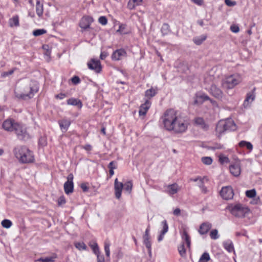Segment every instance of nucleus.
Masks as SVG:
<instances>
[{
  "mask_svg": "<svg viewBox=\"0 0 262 262\" xmlns=\"http://www.w3.org/2000/svg\"><path fill=\"white\" fill-rule=\"evenodd\" d=\"M126 52L123 49H117L113 52L111 58L113 60L117 61L121 60L126 56Z\"/></svg>",
  "mask_w": 262,
  "mask_h": 262,
  "instance_id": "obj_12",
  "label": "nucleus"
},
{
  "mask_svg": "<svg viewBox=\"0 0 262 262\" xmlns=\"http://www.w3.org/2000/svg\"><path fill=\"white\" fill-rule=\"evenodd\" d=\"M16 70V68H14L8 72H4L2 73L1 76L3 77H7L10 75H12Z\"/></svg>",
  "mask_w": 262,
  "mask_h": 262,
  "instance_id": "obj_50",
  "label": "nucleus"
},
{
  "mask_svg": "<svg viewBox=\"0 0 262 262\" xmlns=\"http://www.w3.org/2000/svg\"><path fill=\"white\" fill-rule=\"evenodd\" d=\"M238 145L241 147H246L250 151H251L253 149V145L250 142L242 140L239 142Z\"/></svg>",
  "mask_w": 262,
  "mask_h": 262,
  "instance_id": "obj_31",
  "label": "nucleus"
},
{
  "mask_svg": "<svg viewBox=\"0 0 262 262\" xmlns=\"http://www.w3.org/2000/svg\"><path fill=\"white\" fill-rule=\"evenodd\" d=\"M149 232L150 227L148 226L146 228L144 234L143 236V243L146 247L151 246V237L149 234Z\"/></svg>",
  "mask_w": 262,
  "mask_h": 262,
  "instance_id": "obj_21",
  "label": "nucleus"
},
{
  "mask_svg": "<svg viewBox=\"0 0 262 262\" xmlns=\"http://www.w3.org/2000/svg\"><path fill=\"white\" fill-rule=\"evenodd\" d=\"M211 227L212 224L211 223L207 222H204L200 225L198 232L201 235L206 234L211 229Z\"/></svg>",
  "mask_w": 262,
  "mask_h": 262,
  "instance_id": "obj_18",
  "label": "nucleus"
},
{
  "mask_svg": "<svg viewBox=\"0 0 262 262\" xmlns=\"http://www.w3.org/2000/svg\"><path fill=\"white\" fill-rule=\"evenodd\" d=\"M210 260V256L209 253L205 252L200 257L198 262H207Z\"/></svg>",
  "mask_w": 262,
  "mask_h": 262,
  "instance_id": "obj_37",
  "label": "nucleus"
},
{
  "mask_svg": "<svg viewBox=\"0 0 262 262\" xmlns=\"http://www.w3.org/2000/svg\"><path fill=\"white\" fill-rule=\"evenodd\" d=\"M97 262H105L104 256L98 255V257L97 258Z\"/></svg>",
  "mask_w": 262,
  "mask_h": 262,
  "instance_id": "obj_64",
  "label": "nucleus"
},
{
  "mask_svg": "<svg viewBox=\"0 0 262 262\" xmlns=\"http://www.w3.org/2000/svg\"><path fill=\"white\" fill-rule=\"evenodd\" d=\"M47 32V31L43 29H36L33 32V34L35 36H38L43 34H45Z\"/></svg>",
  "mask_w": 262,
  "mask_h": 262,
  "instance_id": "obj_47",
  "label": "nucleus"
},
{
  "mask_svg": "<svg viewBox=\"0 0 262 262\" xmlns=\"http://www.w3.org/2000/svg\"><path fill=\"white\" fill-rule=\"evenodd\" d=\"M219 161L221 164L228 163L230 162L229 159L226 156H220L219 157Z\"/></svg>",
  "mask_w": 262,
  "mask_h": 262,
  "instance_id": "obj_48",
  "label": "nucleus"
},
{
  "mask_svg": "<svg viewBox=\"0 0 262 262\" xmlns=\"http://www.w3.org/2000/svg\"><path fill=\"white\" fill-rule=\"evenodd\" d=\"M167 116H162L160 120H162L164 127L168 131L172 130L173 129V125L174 124V118L169 119L166 118Z\"/></svg>",
  "mask_w": 262,
  "mask_h": 262,
  "instance_id": "obj_10",
  "label": "nucleus"
},
{
  "mask_svg": "<svg viewBox=\"0 0 262 262\" xmlns=\"http://www.w3.org/2000/svg\"><path fill=\"white\" fill-rule=\"evenodd\" d=\"M110 244L109 243L105 242L104 250H105V254L107 257H109L110 255Z\"/></svg>",
  "mask_w": 262,
  "mask_h": 262,
  "instance_id": "obj_51",
  "label": "nucleus"
},
{
  "mask_svg": "<svg viewBox=\"0 0 262 262\" xmlns=\"http://www.w3.org/2000/svg\"><path fill=\"white\" fill-rule=\"evenodd\" d=\"M255 88H254L251 92H248L246 96V98L243 103V106L245 108H247L254 100L255 95L254 91Z\"/></svg>",
  "mask_w": 262,
  "mask_h": 262,
  "instance_id": "obj_14",
  "label": "nucleus"
},
{
  "mask_svg": "<svg viewBox=\"0 0 262 262\" xmlns=\"http://www.w3.org/2000/svg\"><path fill=\"white\" fill-rule=\"evenodd\" d=\"M205 178V177H203V178H202L200 176H198L196 177V178H191L189 179V181H192V182H197V181H199V182H200L202 181V180H204V179Z\"/></svg>",
  "mask_w": 262,
  "mask_h": 262,
  "instance_id": "obj_59",
  "label": "nucleus"
},
{
  "mask_svg": "<svg viewBox=\"0 0 262 262\" xmlns=\"http://www.w3.org/2000/svg\"><path fill=\"white\" fill-rule=\"evenodd\" d=\"M198 185L201 188L202 192L203 193L205 194L207 193L208 189L204 184V180H202L201 181L199 182Z\"/></svg>",
  "mask_w": 262,
  "mask_h": 262,
  "instance_id": "obj_45",
  "label": "nucleus"
},
{
  "mask_svg": "<svg viewBox=\"0 0 262 262\" xmlns=\"http://www.w3.org/2000/svg\"><path fill=\"white\" fill-rule=\"evenodd\" d=\"M178 250L180 254L183 256L186 254V250L184 244H182L178 247Z\"/></svg>",
  "mask_w": 262,
  "mask_h": 262,
  "instance_id": "obj_49",
  "label": "nucleus"
},
{
  "mask_svg": "<svg viewBox=\"0 0 262 262\" xmlns=\"http://www.w3.org/2000/svg\"><path fill=\"white\" fill-rule=\"evenodd\" d=\"M88 66L90 69L95 71L97 73H100L102 69L100 62L97 59H92L88 63Z\"/></svg>",
  "mask_w": 262,
  "mask_h": 262,
  "instance_id": "obj_11",
  "label": "nucleus"
},
{
  "mask_svg": "<svg viewBox=\"0 0 262 262\" xmlns=\"http://www.w3.org/2000/svg\"><path fill=\"white\" fill-rule=\"evenodd\" d=\"M142 0H129L127 4L128 9L132 10L141 4Z\"/></svg>",
  "mask_w": 262,
  "mask_h": 262,
  "instance_id": "obj_28",
  "label": "nucleus"
},
{
  "mask_svg": "<svg viewBox=\"0 0 262 262\" xmlns=\"http://www.w3.org/2000/svg\"><path fill=\"white\" fill-rule=\"evenodd\" d=\"M71 81L74 84H77L80 82V79L79 77L74 76L71 78Z\"/></svg>",
  "mask_w": 262,
  "mask_h": 262,
  "instance_id": "obj_56",
  "label": "nucleus"
},
{
  "mask_svg": "<svg viewBox=\"0 0 262 262\" xmlns=\"http://www.w3.org/2000/svg\"><path fill=\"white\" fill-rule=\"evenodd\" d=\"M241 82V77L237 75H231L223 81V86L226 89H231Z\"/></svg>",
  "mask_w": 262,
  "mask_h": 262,
  "instance_id": "obj_5",
  "label": "nucleus"
},
{
  "mask_svg": "<svg viewBox=\"0 0 262 262\" xmlns=\"http://www.w3.org/2000/svg\"><path fill=\"white\" fill-rule=\"evenodd\" d=\"M67 97V95L64 93H60L55 95V97L56 99H63Z\"/></svg>",
  "mask_w": 262,
  "mask_h": 262,
  "instance_id": "obj_62",
  "label": "nucleus"
},
{
  "mask_svg": "<svg viewBox=\"0 0 262 262\" xmlns=\"http://www.w3.org/2000/svg\"><path fill=\"white\" fill-rule=\"evenodd\" d=\"M75 247L79 250H86L87 247L83 242H78L75 244Z\"/></svg>",
  "mask_w": 262,
  "mask_h": 262,
  "instance_id": "obj_42",
  "label": "nucleus"
},
{
  "mask_svg": "<svg viewBox=\"0 0 262 262\" xmlns=\"http://www.w3.org/2000/svg\"><path fill=\"white\" fill-rule=\"evenodd\" d=\"M161 31L163 35H166L170 32V27L168 24L164 23L162 26Z\"/></svg>",
  "mask_w": 262,
  "mask_h": 262,
  "instance_id": "obj_36",
  "label": "nucleus"
},
{
  "mask_svg": "<svg viewBox=\"0 0 262 262\" xmlns=\"http://www.w3.org/2000/svg\"><path fill=\"white\" fill-rule=\"evenodd\" d=\"M230 30L232 32L237 33L239 31V28L237 25H233L230 26Z\"/></svg>",
  "mask_w": 262,
  "mask_h": 262,
  "instance_id": "obj_57",
  "label": "nucleus"
},
{
  "mask_svg": "<svg viewBox=\"0 0 262 262\" xmlns=\"http://www.w3.org/2000/svg\"><path fill=\"white\" fill-rule=\"evenodd\" d=\"M58 123L62 133H65L68 130L69 127L71 124V121L69 119L63 118L59 120Z\"/></svg>",
  "mask_w": 262,
  "mask_h": 262,
  "instance_id": "obj_13",
  "label": "nucleus"
},
{
  "mask_svg": "<svg viewBox=\"0 0 262 262\" xmlns=\"http://www.w3.org/2000/svg\"><path fill=\"white\" fill-rule=\"evenodd\" d=\"M2 225L5 228H9L12 225V222L8 219H5L2 222Z\"/></svg>",
  "mask_w": 262,
  "mask_h": 262,
  "instance_id": "obj_43",
  "label": "nucleus"
},
{
  "mask_svg": "<svg viewBox=\"0 0 262 262\" xmlns=\"http://www.w3.org/2000/svg\"><path fill=\"white\" fill-rule=\"evenodd\" d=\"M74 178L73 174L70 173L67 177V181L64 184V190L67 194H69L73 192L74 183L73 182Z\"/></svg>",
  "mask_w": 262,
  "mask_h": 262,
  "instance_id": "obj_8",
  "label": "nucleus"
},
{
  "mask_svg": "<svg viewBox=\"0 0 262 262\" xmlns=\"http://www.w3.org/2000/svg\"><path fill=\"white\" fill-rule=\"evenodd\" d=\"M227 131L225 125L223 120H221L219 121L216 125L215 132L216 134L219 138H220L222 135Z\"/></svg>",
  "mask_w": 262,
  "mask_h": 262,
  "instance_id": "obj_19",
  "label": "nucleus"
},
{
  "mask_svg": "<svg viewBox=\"0 0 262 262\" xmlns=\"http://www.w3.org/2000/svg\"><path fill=\"white\" fill-rule=\"evenodd\" d=\"M13 153L20 163H32L35 161L33 152L25 145L14 147Z\"/></svg>",
  "mask_w": 262,
  "mask_h": 262,
  "instance_id": "obj_2",
  "label": "nucleus"
},
{
  "mask_svg": "<svg viewBox=\"0 0 262 262\" xmlns=\"http://www.w3.org/2000/svg\"><path fill=\"white\" fill-rule=\"evenodd\" d=\"M90 246L92 249L93 252L96 255L97 258L98 257V255L103 256V255L100 254L98 245L96 243L91 244Z\"/></svg>",
  "mask_w": 262,
  "mask_h": 262,
  "instance_id": "obj_35",
  "label": "nucleus"
},
{
  "mask_svg": "<svg viewBox=\"0 0 262 262\" xmlns=\"http://www.w3.org/2000/svg\"><path fill=\"white\" fill-rule=\"evenodd\" d=\"M224 248L229 252H234V245L230 240L224 241L223 243Z\"/></svg>",
  "mask_w": 262,
  "mask_h": 262,
  "instance_id": "obj_26",
  "label": "nucleus"
},
{
  "mask_svg": "<svg viewBox=\"0 0 262 262\" xmlns=\"http://www.w3.org/2000/svg\"><path fill=\"white\" fill-rule=\"evenodd\" d=\"M210 238L212 239H216L219 238L218 230L217 229H213L210 232Z\"/></svg>",
  "mask_w": 262,
  "mask_h": 262,
  "instance_id": "obj_44",
  "label": "nucleus"
},
{
  "mask_svg": "<svg viewBox=\"0 0 262 262\" xmlns=\"http://www.w3.org/2000/svg\"><path fill=\"white\" fill-rule=\"evenodd\" d=\"M94 21L93 17L85 16L82 17L79 23V26L82 29V31L90 28L91 24Z\"/></svg>",
  "mask_w": 262,
  "mask_h": 262,
  "instance_id": "obj_9",
  "label": "nucleus"
},
{
  "mask_svg": "<svg viewBox=\"0 0 262 262\" xmlns=\"http://www.w3.org/2000/svg\"><path fill=\"white\" fill-rule=\"evenodd\" d=\"M9 25L11 27H18L19 25V17L17 15H15L9 19Z\"/></svg>",
  "mask_w": 262,
  "mask_h": 262,
  "instance_id": "obj_29",
  "label": "nucleus"
},
{
  "mask_svg": "<svg viewBox=\"0 0 262 262\" xmlns=\"http://www.w3.org/2000/svg\"><path fill=\"white\" fill-rule=\"evenodd\" d=\"M66 202V199L63 195L60 196L58 199V204L59 206L64 204Z\"/></svg>",
  "mask_w": 262,
  "mask_h": 262,
  "instance_id": "obj_54",
  "label": "nucleus"
},
{
  "mask_svg": "<svg viewBox=\"0 0 262 262\" xmlns=\"http://www.w3.org/2000/svg\"><path fill=\"white\" fill-rule=\"evenodd\" d=\"M161 225L162 226V230L161 232H162V234H165L167 232L168 230V225L166 220H164L161 222Z\"/></svg>",
  "mask_w": 262,
  "mask_h": 262,
  "instance_id": "obj_40",
  "label": "nucleus"
},
{
  "mask_svg": "<svg viewBox=\"0 0 262 262\" xmlns=\"http://www.w3.org/2000/svg\"><path fill=\"white\" fill-rule=\"evenodd\" d=\"M206 100H210L211 103L213 104H216V102L214 100L210 99V98L205 94H201L199 95H196L195 97V99L194 101V104H202L204 101Z\"/></svg>",
  "mask_w": 262,
  "mask_h": 262,
  "instance_id": "obj_16",
  "label": "nucleus"
},
{
  "mask_svg": "<svg viewBox=\"0 0 262 262\" xmlns=\"http://www.w3.org/2000/svg\"><path fill=\"white\" fill-rule=\"evenodd\" d=\"M56 257H48L45 258H40L37 260L36 261H41V262H54V259Z\"/></svg>",
  "mask_w": 262,
  "mask_h": 262,
  "instance_id": "obj_46",
  "label": "nucleus"
},
{
  "mask_svg": "<svg viewBox=\"0 0 262 262\" xmlns=\"http://www.w3.org/2000/svg\"><path fill=\"white\" fill-rule=\"evenodd\" d=\"M38 85L35 81L30 82L24 89V93L20 94L15 92V97L18 99L26 100L32 98L38 91Z\"/></svg>",
  "mask_w": 262,
  "mask_h": 262,
  "instance_id": "obj_3",
  "label": "nucleus"
},
{
  "mask_svg": "<svg viewBox=\"0 0 262 262\" xmlns=\"http://www.w3.org/2000/svg\"><path fill=\"white\" fill-rule=\"evenodd\" d=\"M224 122L225 127L227 130L232 131L234 130L236 128V124L234 121L230 118H228L226 120H223Z\"/></svg>",
  "mask_w": 262,
  "mask_h": 262,
  "instance_id": "obj_22",
  "label": "nucleus"
},
{
  "mask_svg": "<svg viewBox=\"0 0 262 262\" xmlns=\"http://www.w3.org/2000/svg\"><path fill=\"white\" fill-rule=\"evenodd\" d=\"M182 239L185 241L187 246L188 248H189L190 246V237L186 230H184L183 233L182 234Z\"/></svg>",
  "mask_w": 262,
  "mask_h": 262,
  "instance_id": "obj_30",
  "label": "nucleus"
},
{
  "mask_svg": "<svg viewBox=\"0 0 262 262\" xmlns=\"http://www.w3.org/2000/svg\"><path fill=\"white\" fill-rule=\"evenodd\" d=\"M99 23L102 25H105L107 23V19L105 16H100L98 19Z\"/></svg>",
  "mask_w": 262,
  "mask_h": 262,
  "instance_id": "obj_52",
  "label": "nucleus"
},
{
  "mask_svg": "<svg viewBox=\"0 0 262 262\" xmlns=\"http://www.w3.org/2000/svg\"><path fill=\"white\" fill-rule=\"evenodd\" d=\"M178 187V186L176 183L171 184V185H169L168 186L169 193L170 194H176V193H177Z\"/></svg>",
  "mask_w": 262,
  "mask_h": 262,
  "instance_id": "obj_33",
  "label": "nucleus"
},
{
  "mask_svg": "<svg viewBox=\"0 0 262 262\" xmlns=\"http://www.w3.org/2000/svg\"><path fill=\"white\" fill-rule=\"evenodd\" d=\"M256 195V191L255 189L248 190L246 191V195L249 198H253Z\"/></svg>",
  "mask_w": 262,
  "mask_h": 262,
  "instance_id": "obj_39",
  "label": "nucleus"
},
{
  "mask_svg": "<svg viewBox=\"0 0 262 262\" xmlns=\"http://www.w3.org/2000/svg\"><path fill=\"white\" fill-rule=\"evenodd\" d=\"M177 112L173 109H169L167 110L164 115H176Z\"/></svg>",
  "mask_w": 262,
  "mask_h": 262,
  "instance_id": "obj_61",
  "label": "nucleus"
},
{
  "mask_svg": "<svg viewBox=\"0 0 262 262\" xmlns=\"http://www.w3.org/2000/svg\"><path fill=\"white\" fill-rule=\"evenodd\" d=\"M67 104L73 106H76L78 108H81L82 106L81 101L76 98H72L67 100Z\"/></svg>",
  "mask_w": 262,
  "mask_h": 262,
  "instance_id": "obj_27",
  "label": "nucleus"
},
{
  "mask_svg": "<svg viewBox=\"0 0 262 262\" xmlns=\"http://www.w3.org/2000/svg\"><path fill=\"white\" fill-rule=\"evenodd\" d=\"M151 103L148 100H146L145 103L141 105L139 111V115H146L150 106Z\"/></svg>",
  "mask_w": 262,
  "mask_h": 262,
  "instance_id": "obj_25",
  "label": "nucleus"
},
{
  "mask_svg": "<svg viewBox=\"0 0 262 262\" xmlns=\"http://www.w3.org/2000/svg\"><path fill=\"white\" fill-rule=\"evenodd\" d=\"M231 173L234 177H238L241 174V166L239 163L235 162L229 166Z\"/></svg>",
  "mask_w": 262,
  "mask_h": 262,
  "instance_id": "obj_17",
  "label": "nucleus"
},
{
  "mask_svg": "<svg viewBox=\"0 0 262 262\" xmlns=\"http://www.w3.org/2000/svg\"><path fill=\"white\" fill-rule=\"evenodd\" d=\"M225 3L226 5L229 7H233L236 5V3L235 1H232L231 0H225Z\"/></svg>",
  "mask_w": 262,
  "mask_h": 262,
  "instance_id": "obj_58",
  "label": "nucleus"
},
{
  "mask_svg": "<svg viewBox=\"0 0 262 262\" xmlns=\"http://www.w3.org/2000/svg\"><path fill=\"white\" fill-rule=\"evenodd\" d=\"M210 92L212 96L217 99H221L223 95L222 91L214 84L211 85Z\"/></svg>",
  "mask_w": 262,
  "mask_h": 262,
  "instance_id": "obj_20",
  "label": "nucleus"
},
{
  "mask_svg": "<svg viewBox=\"0 0 262 262\" xmlns=\"http://www.w3.org/2000/svg\"><path fill=\"white\" fill-rule=\"evenodd\" d=\"M158 89L157 87H151L150 89L147 90L145 92V97L147 98L146 100H149L151 98L155 96L158 93Z\"/></svg>",
  "mask_w": 262,
  "mask_h": 262,
  "instance_id": "obj_23",
  "label": "nucleus"
},
{
  "mask_svg": "<svg viewBox=\"0 0 262 262\" xmlns=\"http://www.w3.org/2000/svg\"><path fill=\"white\" fill-rule=\"evenodd\" d=\"M192 2H193L194 4L199 5V6H202L203 4V0H191Z\"/></svg>",
  "mask_w": 262,
  "mask_h": 262,
  "instance_id": "obj_63",
  "label": "nucleus"
},
{
  "mask_svg": "<svg viewBox=\"0 0 262 262\" xmlns=\"http://www.w3.org/2000/svg\"><path fill=\"white\" fill-rule=\"evenodd\" d=\"M42 49L46 51L45 54L49 56L51 54V50L49 49V46L48 45H43L42 47Z\"/></svg>",
  "mask_w": 262,
  "mask_h": 262,
  "instance_id": "obj_53",
  "label": "nucleus"
},
{
  "mask_svg": "<svg viewBox=\"0 0 262 262\" xmlns=\"http://www.w3.org/2000/svg\"><path fill=\"white\" fill-rule=\"evenodd\" d=\"M172 130L176 133H182L185 132L187 128V125L186 123L181 120L178 119V117L175 116L174 124Z\"/></svg>",
  "mask_w": 262,
  "mask_h": 262,
  "instance_id": "obj_6",
  "label": "nucleus"
},
{
  "mask_svg": "<svg viewBox=\"0 0 262 262\" xmlns=\"http://www.w3.org/2000/svg\"><path fill=\"white\" fill-rule=\"evenodd\" d=\"M3 128L9 132H13L18 140L27 141L31 138L26 125L22 123L16 121L12 118H8L3 123Z\"/></svg>",
  "mask_w": 262,
  "mask_h": 262,
  "instance_id": "obj_1",
  "label": "nucleus"
},
{
  "mask_svg": "<svg viewBox=\"0 0 262 262\" xmlns=\"http://www.w3.org/2000/svg\"><path fill=\"white\" fill-rule=\"evenodd\" d=\"M220 193L222 198L226 200H231L234 196L233 189L230 186L223 187Z\"/></svg>",
  "mask_w": 262,
  "mask_h": 262,
  "instance_id": "obj_7",
  "label": "nucleus"
},
{
  "mask_svg": "<svg viewBox=\"0 0 262 262\" xmlns=\"http://www.w3.org/2000/svg\"><path fill=\"white\" fill-rule=\"evenodd\" d=\"M195 124L200 126L201 128L206 130L208 128V125L205 123L204 119L202 117H196L194 119Z\"/></svg>",
  "mask_w": 262,
  "mask_h": 262,
  "instance_id": "obj_24",
  "label": "nucleus"
},
{
  "mask_svg": "<svg viewBox=\"0 0 262 262\" xmlns=\"http://www.w3.org/2000/svg\"><path fill=\"white\" fill-rule=\"evenodd\" d=\"M228 209L233 215L238 218L245 217L250 211L248 207L240 203L229 206Z\"/></svg>",
  "mask_w": 262,
  "mask_h": 262,
  "instance_id": "obj_4",
  "label": "nucleus"
},
{
  "mask_svg": "<svg viewBox=\"0 0 262 262\" xmlns=\"http://www.w3.org/2000/svg\"><path fill=\"white\" fill-rule=\"evenodd\" d=\"M123 188V184L122 182H119L118 179L116 178L114 182V189L115 196L117 199H120L121 198Z\"/></svg>",
  "mask_w": 262,
  "mask_h": 262,
  "instance_id": "obj_15",
  "label": "nucleus"
},
{
  "mask_svg": "<svg viewBox=\"0 0 262 262\" xmlns=\"http://www.w3.org/2000/svg\"><path fill=\"white\" fill-rule=\"evenodd\" d=\"M201 161L204 164L209 165L212 163V159L210 157H203L201 158Z\"/></svg>",
  "mask_w": 262,
  "mask_h": 262,
  "instance_id": "obj_41",
  "label": "nucleus"
},
{
  "mask_svg": "<svg viewBox=\"0 0 262 262\" xmlns=\"http://www.w3.org/2000/svg\"><path fill=\"white\" fill-rule=\"evenodd\" d=\"M133 185L132 182L131 181H128L123 184V188H124V190L126 191L129 193H130L132 190Z\"/></svg>",
  "mask_w": 262,
  "mask_h": 262,
  "instance_id": "obj_34",
  "label": "nucleus"
},
{
  "mask_svg": "<svg viewBox=\"0 0 262 262\" xmlns=\"http://www.w3.org/2000/svg\"><path fill=\"white\" fill-rule=\"evenodd\" d=\"M112 168L113 169L117 168V162L114 161H111L108 165V168Z\"/></svg>",
  "mask_w": 262,
  "mask_h": 262,
  "instance_id": "obj_60",
  "label": "nucleus"
},
{
  "mask_svg": "<svg viewBox=\"0 0 262 262\" xmlns=\"http://www.w3.org/2000/svg\"><path fill=\"white\" fill-rule=\"evenodd\" d=\"M36 12L37 15L41 16L43 14V5L40 4L39 1H37L36 5Z\"/></svg>",
  "mask_w": 262,
  "mask_h": 262,
  "instance_id": "obj_32",
  "label": "nucleus"
},
{
  "mask_svg": "<svg viewBox=\"0 0 262 262\" xmlns=\"http://www.w3.org/2000/svg\"><path fill=\"white\" fill-rule=\"evenodd\" d=\"M207 36L206 35H203L200 37H195L193 38L194 42L197 45H201L204 40H206Z\"/></svg>",
  "mask_w": 262,
  "mask_h": 262,
  "instance_id": "obj_38",
  "label": "nucleus"
},
{
  "mask_svg": "<svg viewBox=\"0 0 262 262\" xmlns=\"http://www.w3.org/2000/svg\"><path fill=\"white\" fill-rule=\"evenodd\" d=\"M80 188L84 192H88L89 189V188L88 186V183H81L80 185Z\"/></svg>",
  "mask_w": 262,
  "mask_h": 262,
  "instance_id": "obj_55",
  "label": "nucleus"
}]
</instances>
